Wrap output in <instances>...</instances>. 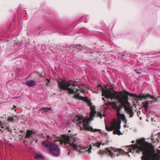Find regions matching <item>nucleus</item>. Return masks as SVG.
<instances>
[{
  "label": "nucleus",
  "mask_w": 160,
  "mask_h": 160,
  "mask_svg": "<svg viewBox=\"0 0 160 160\" xmlns=\"http://www.w3.org/2000/svg\"><path fill=\"white\" fill-rule=\"evenodd\" d=\"M71 84L68 82H66L65 80L61 81V89L68 90L69 93L71 94L75 93L74 98L77 99L82 100L87 102L90 106L91 108V112L90 115V118L88 119L85 117L81 115H77L73 120L74 122L76 123L77 124L81 127V130L83 129V127L84 129L88 131L94 132L98 131L101 134L105 133L104 132L100 129H95L89 126V121H92L93 120L94 114L96 113L95 110V107L93 106L90 100H88L86 97L81 96L78 92L80 90L81 92H84L85 87L82 88L77 86V88H74L73 89L69 88V87Z\"/></svg>",
  "instance_id": "f257e3e1"
},
{
  "label": "nucleus",
  "mask_w": 160,
  "mask_h": 160,
  "mask_svg": "<svg viewBox=\"0 0 160 160\" xmlns=\"http://www.w3.org/2000/svg\"><path fill=\"white\" fill-rule=\"evenodd\" d=\"M102 95L107 98L111 99L112 100H115L120 103V107L122 108L123 106L125 110L130 113V116L132 117L133 115L132 110L130 107V103L128 102V96H133L136 98V100L142 101L143 99H147L150 98L153 100L155 101L154 97L149 93L144 94L141 93L139 95L134 94L127 91H123L118 92H112L108 89H102Z\"/></svg>",
  "instance_id": "f03ea898"
},
{
  "label": "nucleus",
  "mask_w": 160,
  "mask_h": 160,
  "mask_svg": "<svg viewBox=\"0 0 160 160\" xmlns=\"http://www.w3.org/2000/svg\"><path fill=\"white\" fill-rule=\"evenodd\" d=\"M136 142L137 144L127 147V149H128L129 151L127 152L128 154L130 152L133 153L136 149V153H139L140 151L142 152L143 156L142 160H155V159H158L159 156L158 154H156L152 148L148 147L144 139L137 140Z\"/></svg>",
  "instance_id": "7ed1b4c3"
},
{
  "label": "nucleus",
  "mask_w": 160,
  "mask_h": 160,
  "mask_svg": "<svg viewBox=\"0 0 160 160\" xmlns=\"http://www.w3.org/2000/svg\"><path fill=\"white\" fill-rule=\"evenodd\" d=\"M42 144L44 148L49 149L51 153L54 155L56 156L59 155V151L58 145L57 143H53L51 142L44 141Z\"/></svg>",
  "instance_id": "20e7f679"
},
{
  "label": "nucleus",
  "mask_w": 160,
  "mask_h": 160,
  "mask_svg": "<svg viewBox=\"0 0 160 160\" xmlns=\"http://www.w3.org/2000/svg\"><path fill=\"white\" fill-rule=\"evenodd\" d=\"M121 121L120 120H115L112 122L109 127H108L106 125V127L107 130L110 131L114 130L113 133L118 135H122V133L121 132L120 129L121 128L120 123Z\"/></svg>",
  "instance_id": "39448f33"
},
{
  "label": "nucleus",
  "mask_w": 160,
  "mask_h": 160,
  "mask_svg": "<svg viewBox=\"0 0 160 160\" xmlns=\"http://www.w3.org/2000/svg\"><path fill=\"white\" fill-rule=\"evenodd\" d=\"M64 143L66 145L67 144L72 146L75 150H77L78 147H80L81 145L77 140H74L72 142L70 141L69 137L65 135H62L61 138V144Z\"/></svg>",
  "instance_id": "423d86ee"
},
{
  "label": "nucleus",
  "mask_w": 160,
  "mask_h": 160,
  "mask_svg": "<svg viewBox=\"0 0 160 160\" xmlns=\"http://www.w3.org/2000/svg\"><path fill=\"white\" fill-rule=\"evenodd\" d=\"M105 149L106 151V152L100 150L98 152V154L102 156L107 152H108L110 157H115V154L114 152L116 153L117 155L118 156L123 152V151L121 149H118L112 147L106 148Z\"/></svg>",
  "instance_id": "0eeeda50"
},
{
  "label": "nucleus",
  "mask_w": 160,
  "mask_h": 160,
  "mask_svg": "<svg viewBox=\"0 0 160 160\" xmlns=\"http://www.w3.org/2000/svg\"><path fill=\"white\" fill-rule=\"evenodd\" d=\"M106 105H107L108 108L109 107L111 106L112 108H113V109L117 110V115L118 118L122 120H125V116L124 114L120 112V109L116 105V104L115 103L109 102L108 103H106Z\"/></svg>",
  "instance_id": "6e6552de"
},
{
  "label": "nucleus",
  "mask_w": 160,
  "mask_h": 160,
  "mask_svg": "<svg viewBox=\"0 0 160 160\" xmlns=\"http://www.w3.org/2000/svg\"><path fill=\"white\" fill-rule=\"evenodd\" d=\"M35 132L33 130H28L26 132V134L25 137V138L29 139L30 137H32V134H35Z\"/></svg>",
  "instance_id": "1a4fd4ad"
},
{
  "label": "nucleus",
  "mask_w": 160,
  "mask_h": 160,
  "mask_svg": "<svg viewBox=\"0 0 160 160\" xmlns=\"http://www.w3.org/2000/svg\"><path fill=\"white\" fill-rule=\"evenodd\" d=\"M153 102L152 101H146L142 103L143 107L145 108V110L148 111V105L149 104H152Z\"/></svg>",
  "instance_id": "9d476101"
},
{
  "label": "nucleus",
  "mask_w": 160,
  "mask_h": 160,
  "mask_svg": "<svg viewBox=\"0 0 160 160\" xmlns=\"http://www.w3.org/2000/svg\"><path fill=\"white\" fill-rule=\"evenodd\" d=\"M27 85L29 87H31L36 86V82L33 80H28L26 82Z\"/></svg>",
  "instance_id": "9b49d317"
},
{
  "label": "nucleus",
  "mask_w": 160,
  "mask_h": 160,
  "mask_svg": "<svg viewBox=\"0 0 160 160\" xmlns=\"http://www.w3.org/2000/svg\"><path fill=\"white\" fill-rule=\"evenodd\" d=\"M34 158L35 159H43V156L41 154L36 153L34 155Z\"/></svg>",
  "instance_id": "f8f14e48"
},
{
  "label": "nucleus",
  "mask_w": 160,
  "mask_h": 160,
  "mask_svg": "<svg viewBox=\"0 0 160 160\" xmlns=\"http://www.w3.org/2000/svg\"><path fill=\"white\" fill-rule=\"evenodd\" d=\"M40 110V111L42 110H45L46 112L52 111V109L51 108L48 107H43L42 108H41Z\"/></svg>",
  "instance_id": "ddd939ff"
},
{
  "label": "nucleus",
  "mask_w": 160,
  "mask_h": 160,
  "mask_svg": "<svg viewBox=\"0 0 160 160\" xmlns=\"http://www.w3.org/2000/svg\"><path fill=\"white\" fill-rule=\"evenodd\" d=\"M101 145L103 146L105 145V143H102L101 142H97L94 144V145L98 148H99Z\"/></svg>",
  "instance_id": "4468645a"
},
{
  "label": "nucleus",
  "mask_w": 160,
  "mask_h": 160,
  "mask_svg": "<svg viewBox=\"0 0 160 160\" xmlns=\"http://www.w3.org/2000/svg\"><path fill=\"white\" fill-rule=\"evenodd\" d=\"M91 150H92V147L91 146H90L89 148L88 149V150H87V152H88V154H90L92 152H91Z\"/></svg>",
  "instance_id": "2eb2a0df"
},
{
  "label": "nucleus",
  "mask_w": 160,
  "mask_h": 160,
  "mask_svg": "<svg viewBox=\"0 0 160 160\" xmlns=\"http://www.w3.org/2000/svg\"><path fill=\"white\" fill-rule=\"evenodd\" d=\"M8 120L9 122H12L14 120V118L13 117H10L8 118Z\"/></svg>",
  "instance_id": "dca6fc26"
},
{
  "label": "nucleus",
  "mask_w": 160,
  "mask_h": 160,
  "mask_svg": "<svg viewBox=\"0 0 160 160\" xmlns=\"http://www.w3.org/2000/svg\"><path fill=\"white\" fill-rule=\"evenodd\" d=\"M98 116L100 117L101 118H102V115L101 112H98Z\"/></svg>",
  "instance_id": "f3484780"
},
{
  "label": "nucleus",
  "mask_w": 160,
  "mask_h": 160,
  "mask_svg": "<svg viewBox=\"0 0 160 160\" xmlns=\"http://www.w3.org/2000/svg\"><path fill=\"white\" fill-rule=\"evenodd\" d=\"M135 72H136L138 74H140L141 72H139L138 71V70L137 69H135Z\"/></svg>",
  "instance_id": "a211bd4d"
},
{
  "label": "nucleus",
  "mask_w": 160,
  "mask_h": 160,
  "mask_svg": "<svg viewBox=\"0 0 160 160\" xmlns=\"http://www.w3.org/2000/svg\"><path fill=\"white\" fill-rule=\"evenodd\" d=\"M124 128H128L129 127V126L128 124H126L124 125Z\"/></svg>",
  "instance_id": "6ab92c4d"
},
{
  "label": "nucleus",
  "mask_w": 160,
  "mask_h": 160,
  "mask_svg": "<svg viewBox=\"0 0 160 160\" xmlns=\"http://www.w3.org/2000/svg\"><path fill=\"white\" fill-rule=\"evenodd\" d=\"M98 88H99L100 89H102V87L100 85H98Z\"/></svg>",
  "instance_id": "aec40b11"
},
{
  "label": "nucleus",
  "mask_w": 160,
  "mask_h": 160,
  "mask_svg": "<svg viewBox=\"0 0 160 160\" xmlns=\"http://www.w3.org/2000/svg\"><path fill=\"white\" fill-rule=\"evenodd\" d=\"M58 86L59 88H60V82H59V81H58Z\"/></svg>",
  "instance_id": "412c9836"
},
{
  "label": "nucleus",
  "mask_w": 160,
  "mask_h": 160,
  "mask_svg": "<svg viewBox=\"0 0 160 160\" xmlns=\"http://www.w3.org/2000/svg\"><path fill=\"white\" fill-rule=\"evenodd\" d=\"M72 85L73 87H75L76 86V85L75 84V83H74Z\"/></svg>",
  "instance_id": "4be33fe9"
},
{
  "label": "nucleus",
  "mask_w": 160,
  "mask_h": 160,
  "mask_svg": "<svg viewBox=\"0 0 160 160\" xmlns=\"http://www.w3.org/2000/svg\"><path fill=\"white\" fill-rule=\"evenodd\" d=\"M16 108V106H14V107H13V109H15V108Z\"/></svg>",
  "instance_id": "5701e85b"
},
{
  "label": "nucleus",
  "mask_w": 160,
  "mask_h": 160,
  "mask_svg": "<svg viewBox=\"0 0 160 160\" xmlns=\"http://www.w3.org/2000/svg\"><path fill=\"white\" fill-rule=\"evenodd\" d=\"M87 148V147H85V148H84V149H86V148Z\"/></svg>",
  "instance_id": "b1692460"
},
{
  "label": "nucleus",
  "mask_w": 160,
  "mask_h": 160,
  "mask_svg": "<svg viewBox=\"0 0 160 160\" xmlns=\"http://www.w3.org/2000/svg\"><path fill=\"white\" fill-rule=\"evenodd\" d=\"M102 100H104V101H105V99L104 98H103V99H102Z\"/></svg>",
  "instance_id": "393cba45"
},
{
  "label": "nucleus",
  "mask_w": 160,
  "mask_h": 160,
  "mask_svg": "<svg viewBox=\"0 0 160 160\" xmlns=\"http://www.w3.org/2000/svg\"><path fill=\"white\" fill-rule=\"evenodd\" d=\"M56 142H57V141H56V142H55V143H56ZM57 145H58L59 146V145L58 144V143H57Z\"/></svg>",
  "instance_id": "a878e982"
},
{
  "label": "nucleus",
  "mask_w": 160,
  "mask_h": 160,
  "mask_svg": "<svg viewBox=\"0 0 160 160\" xmlns=\"http://www.w3.org/2000/svg\"><path fill=\"white\" fill-rule=\"evenodd\" d=\"M132 143H133L134 142V141H132Z\"/></svg>",
  "instance_id": "bb28decb"
},
{
  "label": "nucleus",
  "mask_w": 160,
  "mask_h": 160,
  "mask_svg": "<svg viewBox=\"0 0 160 160\" xmlns=\"http://www.w3.org/2000/svg\"><path fill=\"white\" fill-rule=\"evenodd\" d=\"M58 140L59 141H60V138H59V139H58Z\"/></svg>",
  "instance_id": "cd10ccee"
},
{
  "label": "nucleus",
  "mask_w": 160,
  "mask_h": 160,
  "mask_svg": "<svg viewBox=\"0 0 160 160\" xmlns=\"http://www.w3.org/2000/svg\"><path fill=\"white\" fill-rule=\"evenodd\" d=\"M69 154H70V152H69L68 153V155H69Z\"/></svg>",
  "instance_id": "c85d7f7f"
},
{
  "label": "nucleus",
  "mask_w": 160,
  "mask_h": 160,
  "mask_svg": "<svg viewBox=\"0 0 160 160\" xmlns=\"http://www.w3.org/2000/svg\"><path fill=\"white\" fill-rule=\"evenodd\" d=\"M103 115H104V116H105V114H103Z\"/></svg>",
  "instance_id": "c756f323"
},
{
  "label": "nucleus",
  "mask_w": 160,
  "mask_h": 160,
  "mask_svg": "<svg viewBox=\"0 0 160 160\" xmlns=\"http://www.w3.org/2000/svg\"><path fill=\"white\" fill-rule=\"evenodd\" d=\"M21 132H23V131H21Z\"/></svg>",
  "instance_id": "7c9ffc66"
}]
</instances>
